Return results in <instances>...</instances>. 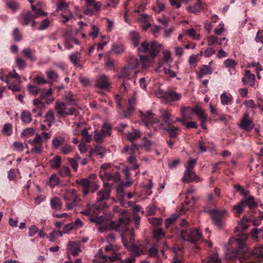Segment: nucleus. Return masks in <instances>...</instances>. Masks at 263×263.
I'll list each match as a JSON object with an SVG mask.
<instances>
[{
  "label": "nucleus",
  "instance_id": "4c0bfd02",
  "mask_svg": "<svg viewBox=\"0 0 263 263\" xmlns=\"http://www.w3.org/2000/svg\"><path fill=\"white\" fill-rule=\"evenodd\" d=\"M245 207L243 202L241 200L237 204L233 206V210L237 216H239L242 213Z\"/></svg>",
  "mask_w": 263,
  "mask_h": 263
},
{
  "label": "nucleus",
  "instance_id": "4be33fe9",
  "mask_svg": "<svg viewBox=\"0 0 263 263\" xmlns=\"http://www.w3.org/2000/svg\"><path fill=\"white\" fill-rule=\"evenodd\" d=\"M245 76L242 78V82L243 84L249 85L251 86H253L255 84V77L254 74L250 72L249 70H245Z\"/></svg>",
  "mask_w": 263,
  "mask_h": 263
},
{
  "label": "nucleus",
  "instance_id": "9b49d317",
  "mask_svg": "<svg viewBox=\"0 0 263 263\" xmlns=\"http://www.w3.org/2000/svg\"><path fill=\"white\" fill-rule=\"evenodd\" d=\"M112 185L104 183L103 188L97 193V202L108 200L110 197Z\"/></svg>",
  "mask_w": 263,
  "mask_h": 263
},
{
  "label": "nucleus",
  "instance_id": "79ce46f5",
  "mask_svg": "<svg viewBox=\"0 0 263 263\" xmlns=\"http://www.w3.org/2000/svg\"><path fill=\"white\" fill-rule=\"evenodd\" d=\"M126 181L125 182H122L117 188V192H122L123 187H128L133 184V181L130 177L125 178Z\"/></svg>",
  "mask_w": 263,
  "mask_h": 263
},
{
  "label": "nucleus",
  "instance_id": "39448f33",
  "mask_svg": "<svg viewBox=\"0 0 263 263\" xmlns=\"http://www.w3.org/2000/svg\"><path fill=\"white\" fill-rule=\"evenodd\" d=\"M54 109L60 117H65L68 115L77 116L78 114V110L74 107L67 108L65 103L63 102L57 101L54 104Z\"/></svg>",
  "mask_w": 263,
  "mask_h": 263
},
{
  "label": "nucleus",
  "instance_id": "0e129e2a",
  "mask_svg": "<svg viewBox=\"0 0 263 263\" xmlns=\"http://www.w3.org/2000/svg\"><path fill=\"white\" fill-rule=\"evenodd\" d=\"M155 96L161 99L163 102H165V97L166 96V91L164 92L161 89H158L155 93Z\"/></svg>",
  "mask_w": 263,
  "mask_h": 263
},
{
  "label": "nucleus",
  "instance_id": "9d476101",
  "mask_svg": "<svg viewBox=\"0 0 263 263\" xmlns=\"http://www.w3.org/2000/svg\"><path fill=\"white\" fill-rule=\"evenodd\" d=\"M206 212L211 214L213 223L219 228H221L223 215L227 214V211L226 210L219 211L213 210H208Z\"/></svg>",
  "mask_w": 263,
  "mask_h": 263
},
{
  "label": "nucleus",
  "instance_id": "3c124183",
  "mask_svg": "<svg viewBox=\"0 0 263 263\" xmlns=\"http://www.w3.org/2000/svg\"><path fill=\"white\" fill-rule=\"evenodd\" d=\"M64 100L69 105H73L76 104V100L73 97V95L69 92L64 96Z\"/></svg>",
  "mask_w": 263,
  "mask_h": 263
},
{
  "label": "nucleus",
  "instance_id": "20e7f679",
  "mask_svg": "<svg viewBox=\"0 0 263 263\" xmlns=\"http://www.w3.org/2000/svg\"><path fill=\"white\" fill-rule=\"evenodd\" d=\"M63 199L67 210H71L77 206L81 200L77 191L73 189L66 191L63 195Z\"/></svg>",
  "mask_w": 263,
  "mask_h": 263
},
{
  "label": "nucleus",
  "instance_id": "4d7b16f0",
  "mask_svg": "<svg viewBox=\"0 0 263 263\" xmlns=\"http://www.w3.org/2000/svg\"><path fill=\"white\" fill-rule=\"evenodd\" d=\"M59 173L62 177L69 176L70 174V169L67 166H63L59 170Z\"/></svg>",
  "mask_w": 263,
  "mask_h": 263
},
{
  "label": "nucleus",
  "instance_id": "6e6d98bb",
  "mask_svg": "<svg viewBox=\"0 0 263 263\" xmlns=\"http://www.w3.org/2000/svg\"><path fill=\"white\" fill-rule=\"evenodd\" d=\"M45 104H46L45 102H43V100L40 97L34 99L33 101V104L40 109L45 107Z\"/></svg>",
  "mask_w": 263,
  "mask_h": 263
},
{
  "label": "nucleus",
  "instance_id": "a878e982",
  "mask_svg": "<svg viewBox=\"0 0 263 263\" xmlns=\"http://www.w3.org/2000/svg\"><path fill=\"white\" fill-rule=\"evenodd\" d=\"M68 249L74 256H78L81 251L80 245L77 242H69L68 245Z\"/></svg>",
  "mask_w": 263,
  "mask_h": 263
},
{
  "label": "nucleus",
  "instance_id": "dca6fc26",
  "mask_svg": "<svg viewBox=\"0 0 263 263\" xmlns=\"http://www.w3.org/2000/svg\"><path fill=\"white\" fill-rule=\"evenodd\" d=\"M35 18H36V15H34L31 11H28L24 14L22 23L24 26L30 24L32 27H34L36 24L34 21Z\"/></svg>",
  "mask_w": 263,
  "mask_h": 263
},
{
  "label": "nucleus",
  "instance_id": "5701e85b",
  "mask_svg": "<svg viewBox=\"0 0 263 263\" xmlns=\"http://www.w3.org/2000/svg\"><path fill=\"white\" fill-rule=\"evenodd\" d=\"M203 3L201 0H197L193 6H189L186 7V10L190 13H198L202 9Z\"/></svg>",
  "mask_w": 263,
  "mask_h": 263
},
{
  "label": "nucleus",
  "instance_id": "7c9ffc66",
  "mask_svg": "<svg viewBox=\"0 0 263 263\" xmlns=\"http://www.w3.org/2000/svg\"><path fill=\"white\" fill-rule=\"evenodd\" d=\"M161 116L162 118L163 121L168 126L171 125V114L167 110H160Z\"/></svg>",
  "mask_w": 263,
  "mask_h": 263
},
{
  "label": "nucleus",
  "instance_id": "aec40b11",
  "mask_svg": "<svg viewBox=\"0 0 263 263\" xmlns=\"http://www.w3.org/2000/svg\"><path fill=\"white\" fill-rule=\"evenodd\" d=\"M185 238L186 241L194 243L201 239L202 233L199 230L193 229L192 236L189 237V235H185Z\"/></svg>",
  "mask_w": 263,
  "mask_h": 263
},
{
  "label": "nucleus",
  "instance_id": "e2e57ef3",
  "mask_svg": "<svg viewBox=\"0 0 263 263\" xmlns=\"http://www.w3.org/2000/svg\"><path fill=\"white\" fill-rule=\"evenodd\" d=\"M178 217V215H173L170 218L166 219L165 220V227L166 228H168L171 224L174 223L175 221L177 219Z\"/></svg>",
  "mask_w": 263,
  "mask_h": 263
},
{
  "label": "nucleus",
  "instance_id": "49530a36",
  "mask_svg": "<svg viewBox=\"0 0 263 263\" xmlns=\"http://www.w3.org/2000/svg\"><path fill=\"white\" fill-rule=\"evenodd\" d=\"M130 35L134 45L137 47L138 46L140 42V37L139 34L137 32L133 31L130 33Z\"/></svg>",
  "mask_w": 263,
  "mask_h": 263
},
{
  "label": "nucleus",
  "instance_id": "603ef678",
  "mask_svg": "<svg viewBox=\"0 0 263 263\" xmlns=\"http://www.w3.org/2000/svg\"><path fill=\"white\" fill-rule=\"evenodd\" d=\"M250 220H251V218L248 219L246 217L244 216L242 219L241 220L239 223V228L242 230H246L248 228V222Z\"/></svg>",
  "mask_w": 263,
  "mask_h": 263
},
{
  "label": "nucleus",
  "instance_id": "4468645a",
  "mask_svg": "<svg viewBox=\"0 0 263 263\" xmlns=\"http://www.w3.org/2000/svg\"><path fill=\"white\" fill-rule=\"evenodd\" d=\"M193 229L190 228L189 223L184 219L182 220L180 223V232L182 239L186 241L185 235H189V237L192 236Z\"/></svg>",
  "mask_w": 263,
  "mask_h": 263
},
{
  "label": "nucleus",
  "instance_id": "b1692460",
  "mask_svg": "<svg viewBox=\"0 0 263 263\" xmlns=\"http://www.w3.org/2000/svg\"><path fill=\"white\" fill-rule=\"evenodd\" d=\"M181 113L184 120H187L191 119L194 114V108L189 106L181 107Z\"/></svg>",
  "mask_w": 263,
  "mask_h": 263
},
{
  "label": "nucleus",
  "instance_id": "473e14b6",
  "mask_svg": "<svg viewBox=\"0 0 263 263\" xmlns=\"http://www.w3.org/2000/svg\"><path fill=\"white\" fill-rule=\"evenodd\" d=\"M233 97L230 93H222L220 96L221 103L223 105H228L232 102Z\"/></svg>",
  "mask_w": 263,
  "mask_h": 263
},
{
  "label": "nucleus",
  "instance_id": "7ed1b4c3",
  "mask_svg": "<svg viewBox=\"0 0 263 263\" xmlns=\"http://www.w3.org/2000/svg\"><path fill=\"white\" fill-rule=\"evenodd\" d=\"M129 219L126 217H123L119 219L118 221H112L108 223H105L101 226L99 230L103 232L107 230H114L116 231L122 232L125 229V224L128 223Z\"/></svg>",
  "mask_w": 263,
  "mask_h": 263
},
{
  "label": "nucleus",
  "instance_id": "6ab92c4d",
  "mask_svg": "<svg viewBox=\"0 0 263 263\" xmlns=\"http://www.w3.org/2000/svg\"><path fill=\"white\" fill-rule=\"evenodd\" d=\"M181 98L182 95L181 93H177L172 90H169L166 91L165 103L177 101L180 100Z\"/></svg>",
  "mask_w": 263,
  "mask_h": 263
},
{
  "label": "nucleus",
  "instance_id": "2f4dec72",
  "mask_svg": "<svg viewBox=\"0 0 263 263\" xmlns=\"http://www.w3.org/2000/svg\"><path fill=\"white\" fill-rule=\"evenodd\" d=\"M139 65L138 59L136 57H131L127 61L126 66L130 68L135 71Z\"/></svg>",
  "mask_w": 263,
  "mask_h": 263
},
{
  "label": "nucleus",
  "instance_id": "c03bdc74",
  "mask_svg": "<svg viewBox=\"0 0 263 263\" xmlns=\"http://www.w3.org/2000/svg\"><path fill=\"white\" fill-rule=\"evenodd\" d=\"M27 88L29 93L33 95L34 96H36L40 92V89L35 85L28 84L27 86Z\"/></svg>",
  "mask_w": 263,
  "mask_h": 263
},
{
  "label": "nucleus",
  "instance_id": "a19ab883",
  "mask_svg": "<svg viewBox=\"0 0 263 263\" xmlns=\"http://www.w3.org/2000/svg\"><path fill=\"white\" fill-rule=\"evenodd\" d=\"M61 15L64 18V20L62 21L64 23H65L69 19L73 17V14L68 8L63 9Z\"/></svg>",
  "mask_w": 263,
  "mask_h": 263
},
{
  "label": "nucleus",
  "instance_id": "13d9d810",
  "mask_svg": "<svg viewBox=\"0 0 263 263\" xmlns=\"http://www.w3.org/2000/svg\"><path fill=\"white\" fill-rule=\"evenodd\" d=\"M105 136H109L111 135V126L109 124H104L100 131Z\"/></svg>",
  "mask_w": 263,
  "mask_h": 263
},
{
  "label": "nucleus",
  "instance_id": "8fccbe9b",
  "mask_svg": "<svg viewBox=\"0 0 263 263\" xmlns=\"http://www.w3.org/2000/svg\"><path fill=\"white\" fill-rule=\"evenodd\" d=\"M208 45L209 46H212L213 44L215 45H221V41H219V39L214 36L210 35L207 38Z\"/></svg>",
  "mask_w": 263,
  "mask_h": 263
},
{
  "label": "nucleus",
  "instance_id": "37998d69",
  "mask_svg": "<svg viewBox=\"0 0 263 263\" xmlns=\"http://www.w3.org/2000/svg\"><path fill=\"white\" fill-rule=\"evenodd\" d=\"M21 116V120L23 122L29 123L32 121V116L28 111H23Z\"/></svg>",
  "mask_w": 263,
  "mask_h": 263
},
{
  "label": "nucleus",
  "instance_id": "a211bd4d",
  "mask_svg": "<svg viewBox=\"0 0 263 263\" xmlns=\"http://www.w3.org/2000/svg\"><path fill=\"white\" fill-rule=\"evenodd\" d=\"M239 127L245 130H250L254 127V124L251 120H249L247 114L243 115V118L240 121Z\"/></svg>",
  "mask_w": 263,
  "mask_h": 263
},
{
  "label": "nucleus",
  "instance_id": "f03ea898",
  "mask_svg": "<svg viewBox=\"0 0 263 263\" xmlns=\"http://www.w3.org/2000/svg\"><path fill=\"white\" fill-rule=\"evenodd\" d=\"M138 71H135L133 69L125 66L123 67L117 74L118 78L124 79L122 86L124 90H127L132 85L136 83V74Z\"/></svg>",
  "mask_w": 263,
  "mask_h": 263
},
{
  "label": "nucleus",
  "instance_id": "cd10ccee",
  "mask_svg": "<svg viewBox=\"0 0 263 263\" xmlns=\"http://www.w3.org/2000/svg\"><path fill=\"white\" fill-rule=\"evenodd\" d=\"M136 104V99L135 97L131 98L128 101L129 107L127 111L124 113V117L127 118L130 114L134 111L135 105Z\"/></svg>",
  "mask_w": 263,
  "mask_h": 263
},
{
  "label": "nucleus",
  "instance_id": "f3484780",
  "mask_svg": "<svg viewBox=\"0 0 263 263\" xmlns=\"http://www.w3.org/2000/svg\"><path fill=\"white\" fill-rule=\"evenodd\" d=\"M90 181L88 179L82 178L77 179L75 183L81 185L82 187L83 196H86L89 192Z\"/></svg>",
  "mask_w": 263,
  "mask_h": 263
},
{
  "label": "nucleus",
  "instance_id": "c9c22d12",
  "mask_svg": "<svg viewBox=\"0 0 263 263\" xmlns=\"http://www.w3.org/2000/svg\"><path fill=\"white\" fill-rule=\"evenodd\" d=\"M50 204L52 208L55 210L61 209L62 204L60 198L55 197L50 200Z\"/></svg>",
  "mask_w": 263,
  "mask_h": 263
},
{
  "label": "nucleus",
  "instance_id": "2eb2a0df",
  "mask_svg": "<svg viewBox=\"0 0 263 263\" xmlns=\"http://www.w3.org/2000/svg\"><path fill=\"white\" fill-rule=\"evenodd\" d=\"M96 86L101 89H106L108 87L109 79L105 74L98 76L96 78Z\"/></svg>",
  "mask_w": 263,
  "mask_h": 263
},
{
  "label": "nucleus",
  "instance_id": "c85d7f7f",
  "mask_svg": "<svg viewBox=\"0 0 263 263\" xmlns=\"http://www.w3.org/2000/svg\"><path fill=\"white\" fill-rule=\"evenodd\" d=\"M245 204V206H248L250 209L257 206V203L255 201L254 198L251 196L248 198H245L241 200Z\"/></svg>",
  "mask_w": 263,
  "mask_h": 263
},
{
  "label": "nucleus",
  "instance_id": "58836bf2",
  "mask_svg": "<svg viewBox=\"0 0 263 263\" xmlns=\"http://www.w3.org/2000/svg\"><path fill=\"white\" fill-rule=\"evenodd\" d=\"M45 121L48 123V125L50 126L52 123L55 122L54 115L52 111L49 110L47 112L45 116Z\"/></svg>",
  "mask_w": 263,
  "mask_h": 263
},
{
  "label": "nucleus",
  "instance_id": "bb28decb",
  "mask_svg": "<svg viewBox=\"0 0 263 263\" xmlns=\"http://www.w3.org/2000/svg\"><path fill=\"white\" fill-rule=\"evenodd\" d=\"M127 139L130 142H134L140 138L141 134L137 129H134L133 132H128L126 134Z\"/></svg>",
  "mask_w": 263,
  "mask_h": 263
},
{
  "label": "nucleus",
  "instance_id": "0eeeda50",
  "mask_svg": "<svg viewBox=\"0 0 263 263\" xmlns=\"http://www.w3.org/2000/svg\"><path fill=\"white\" fill-rule=\"evenodd\" d=\"M141 117L142 118V122L144 124L148 126L149 124H155L158 123L157 126H154L155 130H158L162 128L163 124L160 123L159 119L155 117V115L149 111H147L145 113L140 111Z\"/></svg>",
  "mask_w": 263,
  "mask_h": 263
},
{
  "label": "nucleus",
  "instance_id": "e433bc0d",
  "mask_svg": "<svg viewBox=\"0 0 263 263\" xmlns=\"http://www.w3.org/2000/svg\"><path fill=\"white\" fill-rule=\"evenodd\" d=\"M65 139L62 137H57L54 138L52 142V145L53 148L55 149L59 148L60 146L64 144Z\"/></svg>",
  "mask_w": 263,
  "mask_h": 263
},
{
  "label": "nucleus",
  "instance_id": "423d86ee",
  "mask_svg": "<svg viewBox=\"0 0 263 263\" xmlns=\"http://www.w3.org/2000/svg\"><path fill=\"white\" fill-rule=\"evenodd\" d=\"M161 46V44L155 41L151 42L150 45L146 41H144L141 43L138 50L143 52L148 51L149 55L155 58L160 52Z\"/></svg>",
  "mask_w": 263,
  "mask_h": 263
},
{
  "label": "nucleus",
  "instance_id": "052dcab7",
  "mask_svg": "<svg viewBox=\"0 0 263 263\" xmlns=\"http://www.w3.org/2000/svg\"><path fill=\"white\" fill-rule=\"evenodd\" d=\"M22 53L25 57L30 59L31 61H33L34 58L33 57V51L30 48H25L22 50Z\"/></svg>",
  "mask_w": 263,
  "mask_h": 263
},
{
  "label": "nucleus",
  "instance_id": "393cba45",
  "mask_svg": "<svg viewBox=\"0 0 263 263\" xmlns=\"http://www.w3.org/2000/svg\"><path fill=\"white\" fill-rule=\"evenodd\" d=\"M98 257L100 259H103V263H111L116 260L120 259L117 255L108 256L103 254L101 250L99 251Z\"/></svg>",
  "mask_w": 263,
  "mask_h": 263
},
{
  "label": "nucleus",
  "instance_id": "de8ad7c7",
  "mask_svg": "<svg viewBox=\"0 0 263 263\" xmlns=\"http://www.w3.org/2000/svg\"><path fill=\"white\" fill-rule=\"evenodd\" d=\"M199 54L191 55L189 59V63L191 68H195L197 65Z\"/></svg>",
  "mask_w": 263,
  "mask_h": 263
},
{
  "label": "nucleus",
  "instance_id": "1a4fd4ad",
  "mask_svg": "<svg viewBox=\"0 0 263 263\" xmlns=\"http://www.w3.org/2000/svg\"><path fill=\"white\" fill-rule=\"evenodd\" d=\"M125 224V229L122 232H120L121 234L122 241L123 243L124 246L126 248H130V245L134 243L135 234L134 233V230H128Z\"/></svg>",
  "mask_w": 263,
  "mask_h": 263
},
{
  "label": "nucleus",
  "instance_id": "412c9836",
  "mask_svg": "<svg viewBox=\"0 0 263 263\" xmlns=\"http://www.w3.org/2000/svg\"><path fill=\"white\" fill-rule=\"evenodd\" d=\"M53 93V91L51 88H50L47 90H43L41 92L40 97L41 99L43 100H45V103L47 104H49L50 103H52V102L54 100V97H51V96Z\"/></svg>",
  "mask_w": 263,
  "mask_h": 263
},
{
  "label": "nucleus",
  "instance_id": "a18cd8bd",
  "mask_svg": "<svg viewBox=\"0 0 263 263\" xmlns=\"http://www.w3.org/2000/svg\"><path fill=\"white\" fill-rule=\"evenodd\" d=\"M212 62L209 63V65H203L200 69V72L202 74H210L213 72V69L211 66Z\"/></svg>",
  "mask_w": 263,
  "mask_h": 263
},
{
  "label": "nucleus",
  "instance_id": "5fc2aeb1",
  "mask_svg": "<svg viewBox=\"0 0 263 263\" xmlns=\"http://www.w3.org/2000/svg\"><path fill=\"white\" fill-rule=\"evenodd\" d=\"M6 83L8 85L9 89L13 91H19L20 90V83H17V81H16V83L14 84L10 83L9 80L7 79L6 80Z\"/></svg>",
  "mask_w": 263,
  "mask_h": 263
},
{
  "label": "nucleus",
  "instance_id": "774afa93",
  "mask_svg": "<svg viewBox=\"0 0 263 263\" xmlns=\"http://www.w3.org/2000/svg\"><path fill=\"white\" fill-rule=\"evenodd\" d=\"M79 81H80L81 84L83 86L86 87V86H89L90 84V80L87 77H85L80 76L79 77Z\"/></svg>",
  "mask_w": 263,
  "mask_h": 263
},
{
  "label": "nucleus",
  "instance_id": "338daca9",
  "mask_svg": "<svg viewBox=\"0 0 263 263\" xmlns=\"http://www.w3.org/2000/svg\"><path fill=\"white\" fill-rule=\"evenodd\" d=\"M220 260L216 254H213L210 255L208 258V263H220Z\"/></svg>",
  "mask_w": 263,
  "mask_h": 263
},
{
  "label": "nucleus",
  "instance_id": "ea45409f",
  "mask_svg": "<svg viewBox=\"0 0 263 263\" xmlns=\"http://www.w3.org/2000/svg\"><path fill=\"white\" fill-rule=\"evenodd\" d=\"M61 164V158L59 156H55L50 161V165L52 168H58Z\"/></svg>",
  "mask_w": 263,
  "mask_h": 263
},
{
  "label": "nucleus",
  "instance_id": "6e6552de",
  "mask_svg": "<svg viewBox=\"0 0 263 263\" xmlns=\"http://www.w3.org/2000/svg\"><path fill=\"white\" fill-rule=\"evenodd\" d=\"M28 143L32 146L30 153L40 155L43 151V139L39 134H36L33 140H29Z\"/></svg>",
  "mask_w": 263,
  "mask_h": 263
},
{
  "label": "nucleus",
  "instance_id": "69168bd1",
  "mask_svg": "<svg viewBox=\"0 0 263 263\" xmlns=\"http://www.w3.org/2000/svg\"><path fill=\"white\" fill-rule=\"evenodd\" d=\"M3 133L6 135L9 136L12 133V126L10 124H5L3 128Z\"/></svg>",
  "mask_w": 263,
  "mask_h": 263
},
{
  "label": "nucleus",
  "instance_id": "72a5a7b5",
  "mask_svg": "<svg viewBox=\"0 0 263 263\" xmlns=\"http://www.w3.org/2000/svg\"><path fill=\"white\" fill-rule=\"evenodd\" d=\"M164 129L168 133L170 137L176 138L178 135L180 128L178 127L172 126L170 125L168 126V127L164 128Z\"/></svg>",
  "mask_w": 263,
  "mask_h": 263
},
{
  "label": "nucleus",
  "instance_id": "ddd939ff",
  "mask_svg": "<svg viewBox=\"0 0 263 263\" xmlns=\"http://www.w3.org/2000/svg\"><path fill=\"white\" fill-rule=\"evenodd\" d=\"M182 180L184 182L190 183L194 181L198 182L202 180L200 179L198 176L196 175L194 172L189 169L188 167H186V170L183 174Z\"/></svg>",
  "mask_w": 263,
  "mask_h": 263
},
{
  "label": "nucleus",
  "instance_id": "f8f14e48",
  "mask_svg": "<svg viewBox=\"0 0 263 263\" xmlns=\"http://www.w3.org/2000/svg\"><path fill=\"white\" fill-rule=\"evenodd\" d=\"M100 177L103 182L112 181L118 182L120 180V175L118 172L111 174L106 171H101L100 172Z\"/></svg>",
  "mask_w": 263,
  "mask_h": 263
},
{
  "label": "nucleus",
  "instance_id": "bf43d9fd",
  "mask_svg": "<svg viewBox=\"0 0 263 263\" xmlns=\"http://www.w3.org/2000/svg\"><path fill=\"white\" fill-rule=\"evenodd\" d=\"M59 178L56 175H52L49 179V185L53 187L59 183Z\"/></svg>",
  "mask_w": 263,
  "mask_h": 263
},
{
  "label": "nucleus",
  "instance_id": "f704fd0d",
  "mask_svg": "<svg viewBox=\"0 0 263 263\" xmlns=\"http://www.w3.org/2000/svg\"><path fill=\"white\" fill-rule=\"evenodd\" d=\"M140 61L142 63L143 68H146L149 64L153 62L154 57L150 55L148 56H140Z\"/></svg>",
  "mask_w": 263,
  "mask_h": 263
},
{
  "label": "nucleus",
  "instance_id": "c756f323",
  "mask_svg": "<svg viewBox=\"0 0 263 263\" xmlns=\"http://www.w3.org/2000/svg\"><path fill=\"white\" fill-rule=\"evenodd\" d=\"M194 114L197 116L201 121H207V118L204 115V111L200 107L196 106L194 108Z\"/></svg>",
  "mask_w": 263,
  "mask_h": 263
},
{
  "label": "nucleus",
  "instance_id": "864d4df0",
  "mask_svg": "<svg viewBox=\"0 0 263 263\" xmlns=\"http://www.w3.org/2000/svg\"><path fill=\"white\" fill-rule=\"evenodd\" d=\"M47 77L51 81V83L57 81L58 78V74L53 70H49L46 72Z\"/></svg>",
  "mask_w": 263,
  "mask_h": 263
},
{
  "label": "nucleus",
  "instance_id": "f257e3e1",
  "mask_svg": "<svg viewBox=\"0 0 263 263\" xmlns=\"http://www.w3.org/2000/svg\"><path fill=\"white\" fill-rule=\"evenodd\" d=\"M247 238L246 234L242 233L238 238L234 239L237 249L233 251L230 257L235 258L238 255L239 260L241 263H258L263 260V248L256 247L253 251H249L245 244Z\"/></svg>",
  "mask_w": 263,
  "mask_h": 263
},
{
  "label": "nucleus",
  "instance_id": "09e8293b",
  "mask_svg": "<svg viewBox=\"0 0 263 263\" xmlns=\"http://www.w3.org/2000/svg\"><path fill=\"white\" fill-rule=\"evenodd\" d=\"M127 249L132 251L136 256L140 255L142 252L140 247L137 245H135L134 243L130 245V248Z\"/></svg>",
  "mask_w": 263,
  "mask_h": 263
},
{
  "label": "nucleus",
  "instance_id": "680f3d73",
  "mask_svg": "<svg viewBox=\"0 0 263 263\" xmlns=\"http://www.w3.org/2000/svg\"><path fill=\"white\" fill-rule=\"evenodd\" d=\"M81 135L83 138V139L85 140V141L89 143L91 140L92 138L90 135L89 134L88 130L86 128H84L82 132H81Z\"/></svg>",
  "mask_w": 263,
  "mask_h": 263
}]
</instances>
